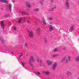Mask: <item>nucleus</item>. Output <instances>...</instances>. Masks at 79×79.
Masks as SVG:
<instances>
[{"label": "nucleus", "mask_w": 79, "mask_h": 79, "mask_svg": "<svg viewBox=\"0 0 79 79\" xmlns=\"http://www.w3.org/2000/svg\"><path fill=\"white\" fill-rule=\"evenodd\" d=\"M3 39L2 38H0V40H2Z\"/></svg>", "instance_id": "2f4dec72"}, {"label": "nucleus", "mask_w": 79, "mask_h": 79, "mask_svg": "<svg viewBox=\"0 0 79 79\" xmlns=\"http://www.w3.org/2000/svg\"><path fill=\"white\" fill-rule=\"evenodd\" d=\"M73 29H74V28L73 27H70L69 31H70V32H71L72 31H73Z\"/></svg>", "instance_id": "9b49d317"}, {"label": "nucleus", "mask_w": 79, "mask_h": 79, "mask_svg": "<svg viewBox=\"0 0 79 79\" xmlns=\"http://www.w3.org/2000/svg\"><path fill=\"white\" fill-rule=\"evenodd\" d=\"M11 4H9V6L8 8V10H11Z\"/></svg>", "instance_id": "ddd939ff"}, {"label": "nucleus", "mask_w": 79, "mask_h": 79, "mask_svg": "<svg viewBox=\"0 0 79 79\" xmlns=\"http://www.w3.org/2000/svg\"><path fill=\"white\" fill-rule=\"evenodd\" d=\"M37 31L38 32H39V29H38L37 30Z\"/></svg>", "instance_id": "c85d7f7f"}, {"label": "nucleus", "mask_w": 79, "mask_h": 79, "mask_svg": "<svg viewBox=\"0 0 79 79\" xmlns=\"http://www.w3.org/2000/svg\"><path fill=\"white\" fill-rule=\"evenodd\" d=\"M7 2V1L6 0H3V3H6Z\"/></svg>", "instance_id": "f3484780"}, {"label": "nucleus", "mask_w": 79, "mask_h": 79, "mask_svg": "<svg viewBox=\"0 0 79 79\" xmlns=\"http://www.w3.org/2000/svg\"><path fill=\"white\" fill-rule=\"evenodd\" d=\"M43 23L44 24V25H46V24H47L46 22H45V20H43Z\"/></svg>", "instance_id": "dca6fc26"}, {"label": "nucleus", "mask_w": 79, "mask_h": 79, "mask_svg": "<svg viewBox=\"0 0 79 79\" xmlns=\"http://www.w3.org/2000/svg\"><path fill=\"white\" fill-rule=\"evenodd\" d=\"M53 29V26L52 25H50V27H49V31L50 32H51Z\"/></svg>", "instance_id": "0eeeda50"}, {"label": "nucleus", "mask_w": 79, "mask_h": 79, "mask_svg": "<svg viewBox=\"0 0 79 79\" xmlns=\"http://www.w3.org/2000/svg\"><path fill=\"white\" fill-rule=\"evenodd\" d=\"M36 74H39V75H40V73L38 72H35Z\"/></svg>", "instance_id": "6ab92c4d"}, {"label": "nucleus", "mask_w": 79, "mask_h": 79, "mask_svg": "<svg viewBox=\"0 0 79 79\" xmlns=\"http://www.w3.org/2000/svg\"><path fill=\"white\" fill-rule=\"evenodd\" d=\"M0 2L3 3V0H0Z\"/></svg>", "instance_id": "bb28decb"}, {"label": "nucleus", "mask_w": 79, "mask_h": 79, "mask_svg": "<svg viewBox=\"0 0 79 79\" xmlns=\"http://www.w3.org/2000/svg\"><path fill=\"white\" fill-rule=\"evenodd\" d=\"M34 57H31L30 59L29 62L30 63V64L31 66H32V65L31 64V63H33L34 61Z\"/></svg>", "instance_id": "f257e3e1"}, {"label": "nucleus", "mask_w": 79, "mask_h": 79, "mask_svg": "<svg viewBox=\"0 0 79 79\" xmlns=\"http://www.w3.org/2000/svg\"><path fill=\"white\" fill-rule=\"evenodd\" d=\"M49 19H50V20H52V18H49Z\"/></svg>", "instance_id": "c756f323"}, {"label": "nucleus", "mask_w": 79, "mask_h": 79, "mask_svg": "<svg viewBox=\"0 0 79 79\" xmlns=\"http://www.w3.org/2000/svg\"><path fill=\"white\" fill-rule=\"evenodd\" d=\"M40 3H41V5H42V2H40Z\"/></svg>", "instance_id": "4c0bfd02"}, {"label": "nucleus", "mask_w": 79, "mask_h": 79, "mask_svg": "<svg viewBox=\"0 0 79 79\" xmlns=\"http://www.w3.org/2000/svg\"><path fill=\"white\" fill-rule=\"evenodd\" d=\"M22 64L24 66V63H22Z\"/></svg>", "instance_id": "e433bc0d"}, {"label": "nucleus", "mask_w": 79, "mask_h": 79, "mask_svg": "<svg viewBox=\"0 0 79 79\" xmlns=\"http://www.w3.org/2000/svg\"><path fill=\"white\" fill-rule=\"evenodd\" d=\"M43 73H45L46 75H49L50 74V72L48 71L44 72Z\"/></svg>", "instance_id": "423d86ee"}, {"label": "nucleus", "mask_w": 79, "mask_h": 79, "mask_svg": "<svg viewBox=\"0 0 79 79\" xmlns=\"http://www.w3.org/2000/svg\"><path fill=\"white\" fill-rule=\"evenodd\" d=\"M52 62L50 60H47V63L48 64L49 66H50L52 65Z\"/></svg>", "instance_id": "f03ea898"}, {"label": "nucleus", "mask_w": 79, "mask_h": 79, "mask_svg": "<svg viewBox=\"0 0 79 79\" xmlns=\"http://www.w3.org/2000/svg\"><path fill=\"white\" fill-rule=\"evenodd\" d=\"M54 52H57L58 51V49H56L54 50Z\"/></svg>", "instance_id": "4be33fe9"}, {"label": "nucleus", "mask_w": 79, "mask_h": 79, "mask_svg": "<svg viewBox=\"0 0 79 79\" xmlns=\"http://www.w3.org/2000/svg\"><path fill=\"white\" fill-rule=\"evenodd\" d=\"M53 9H55V7L53 8L52 9V10H53Z\"/></svg>", "instance_id": "72a5a7b5"}, {"label": "nucleus", "mask_w": 79, "mask_h": 79, "mask_svg": "<svg viewBox=\"0 0 79 79\" xmlns=\"http://www.w3.org/2000/svg\"><path fill=\"white\" fill-rule=\"evenodd\" d=\"M27 44H25L26 47V46H27Z\"/></svg>", "instance_id": "473e14b6"}, {"label": "nucleus", "mask_w": 79, "mask_h": 79, "mask_svg": "<svg viewBox=\"0 0 79 79\" xmlns=\"http://www.w3.org/2000/svg\"><path fill=\"white\" fill-rule=\"evenodd\" d=\"M53 57H56V55H53Z\"/></svg>", "instance_id": "cd10ccee"}, {"label": "nucleus", "mask_w": 79, "mask_h": 79, "mask_svg": "<svg viewBox=\"0 0 79 79\" xmlns=\"http://www.w3.org/2000/svg\"><path fill=\"white\" fill-rule=\"evenodd\" d=\"M39 9H36L34 10V11H38Z\"/></svg>", "instance_id": "a211bd4d"}, {"label": "nucleus", "mask_w": 79, "mask_h": 79, "mask_svg": "<svg viewBox=\"0 0 79 79\" xmlns=\"http://www.w3.org/2000/svg\"><path fill=\"white\" fill-rule=\"evenodd\" d=\"M1 26L2 28H3V30H4V28H5V27H4V24L3 23V21H1Z\"/></svg>", "instance_id": "20e7f679"}, {"label": "nucleus", "mask_w": 79, "mask_h": 79, "mask_svg": "<svg viewBox=\"0 0 79 79\" xmlns=\"http://www.w3.org/2000/svg\"><path fill=\"white\" fill-rule=\"evenodd\" d=\"M33 36H34V34H33V32L30 31L29 33V37H33Z\"/></svg>", "instance_id": "7ed1b4c3"}, {"label": "nucleus", "mask_w": 79, "mask_h": 79, "mask_svg": "<svg viewBox=\"0 0 79 79\" xmlns=\"http://www.w3.org/2000/svg\"><path fill=\"white\" fill-rule=\"evenodd\" d=\"M70 58H71V57L70 56H69L68 57V59H67L65 61V63H68V61L71 60Z\"/></svg>", "instance_id": "39448f33"}, {"label": "nucleus", "mask_w": 79, "mask_h": 79, "mask_svg": "<svg viewBox=\"0 0 79 79\" xmlns=\"http://www.w3.org/2000/svg\"><path fill=\"white\" fill-rule=\"evenodd\" d=\"M22 56H23V54L21 53V55L19 57L21 58V57H22Z\"/></svg>", "instance_id": "b1692460"}, {"label": "nucleus", "mask_w": 79, "mask_h": 79, "mask_svg": "<svg viewBox=\"0 0 79 79\" xmlns=\"http://www.w3.org/2000/svg\"><path fill=\"white\" fill-rule=\"evenodd\" d=\"M64 60H65V58H64L63 59H62V62H63V61H64Z\"/></svg>", "instance_id": "a878e982"}, {"label": "nucleus", "mask_w": 79, "mask_h": 79, "mask_svg": "<svg viewBox=\"0 0 79 79\" xmlns=\"http://www.w3.org/2000/svg\"><path fill=\"white\" fill-rule=\"evenodd\" d=\"M53 2V0H52V2Z\"/></svg>", "instance_id": "ea45409f"}, {"label": "nucleus", "mask_w": 79, "mask_h": 79, "mask_svg": "<svg viewBox=\"0 0 79 79\" xmlns=\"http://www.w3.org/2000/svg\"><path fill=\"white\" fill-rule=\"evenodd\" d=\"M44 42L45 44H46V43H47V40H45Z\"/></svg>", "instance_id": "5701e85b"}, {"label": "nucleus", "mask_w": 79, "mask_h": 79, "mask_svg": "<svg viewBox=\"0 0 79 79\" xmlns=\"http://www.w3.org/2000/svg\"><path fill=\"white\" fill-rule=\"evenodd\" d=\"M66 49L65 48H64V49H63V50L64 51H65V50H66Z\"/></svg>", "instance_id": "c9c22d12"}, {"label": "nucleus", "mask_w": 79, "mask_h": 79, "mask_svg": "<svg viewBox=\"0 0 79 79\" xmlns=\"http://www.w3.org/2000/svg\"><path fill=\"white\" fill-rule=\"evenodd\" d=\"M22 20H23V19H22V18H20L18 21L19 23H21V21H22Z\"/></svg>", "instance_id": "2eb2a0df"}, {"label": "nucleus", "mask_w": 79, "mask_h": 79, "mask_svg": "<svg viewBox=\"0 0 79 79\" xmlns=\"http://www.w3.org/2000/svg\"><path fill=\"white\" fill-rule=\"evenodd\" d=\"M27 23H30V21H28Z\"/></svg>", "instance_id": "f704fd0d"}, {"label": "nucleus", "mask_w": 79, "mask_h": 79, "mask_svg": "<svg viewBox=\"0 0 79 79\" xmlns=\"http://www.w3.org/2000/svg\"><path fill=\"white\" fill-rule=\"evenodd\" d=\"M56 66V63H55L53 64V70H54L55 69Z\"/></svg>", "instance_id": "6e6552de"}, {"label": "nucleus", "mask_w": 79, "mask_h": 79, "mask_svg": "<svg viewBox=\"0 0 79 79\" xmlns=\"http://www.w3.org/2000/svg\"><path fill=\"white\" fill-rule=\"evenodd\" d=\"M27 5L28 8H30L31 7V5L29 2H27Z\"/></svg>", "instance_id": "f8f14e48"}, {"label": "nucleus", "mask_w": 79, "mask_h": 79, "mask_svg": "<svg viewBox=\"0 0 79 79\" xmlns=\"http://www.w3.org/2000/svg\"><path fill=\"white\" fill-rule=\"evenodd\" d=\"M38 62H39L40 63H41L42 62V60H39V59H38Z\"/></svg>", "instance_id": "aec40b11"}, {"label": "nucleus", "mask_w": 79, "mask_h": 79, "mask_svg": "<svg viewBox=\"0 0 79 79\" xmlns=\"http://www.w3.org/2000/svg\"><path fill=\"white\" fill-rule=\"evenodd\" d=\"M67 74L68 76H71V73L69 71H67Z\"/></svg>", "instance_id": "4468645a"}, {"label": "nucleus", "mask_w": 79, "mask_h": 79, "mask_svg": "<svg viewBox=\"0 0 79 79\" xmlns=\"http://www.w3.org/2000/svg\"><path fill=\"white\" fill-rule=\"evenodd\" d=\"M8 24L10 26V25H11V23L10 22H9Z\"/></svg>", "instance_id": "7c9ffc66"}, {"label": "nucleus", "mask_w": 79, "mask_h": 79, "mask_svg": "<svg viewBox=\"0 0 79 79\" xmlns=\"http://www.w3.org/2000/svg\"><path fill=\"white\" fill-rule=\"evenodd\" d=\"M14 29L15 31H16V27H14Z\"/></svg>", "instance_id": "412c9836"}, {"label": "nucleus", "mask_w": 79, "mask_h": 79, "mask_svg": "<svg viewBox=\"0 0 79 79\" xmlns=\"http://www.w3.org/2000/svg\"><path fill=\"white\" fill-rule=\"evenodd\" d=\"M13 55V52L11 53Z\"/></svg>", "instance_id": "58836bf2"}, {"label": "nucleus", "mask_w": 79, "mask_h": 79, "mask_svg": "<svg viewBox=\"0 0 79 79\" xmlns=\"http://www.w3.org/2000/svg\"><path fill=\"white\" fill-rule=\"evenodd\" d=\"M78 79H79V77L78 78Z\"/></svg>", "instance_id": "a19ab883"}, {"label": "nucleus", "mask_w": 79, "mask_h": 79, "mask_svg": "<svg viewBox=\"0 0 79 79\" xmlns=\"http://www.w3.org/2000/svg\"><path fill=\"white\" fill-rule=\"evenodd\" d=\"M75 60L77 62H78L79 61V55H78V56L75 59Z\"/></svg>", "instance_id": "1a4fd4ad"}, {"label": "nucleus", "mask_w": 79, "mask_h": 79, "mask_svg": "<svg viewBox=\"0 0 79 79\" xmlns=\"http://www.w3.org/2000/svg\"><path fill=\"white\" fill-rule=\"evenodd\" d=\"M69 3H68V1H67L66 2V6L68 8V7L69 6Z\"/></svg>", "instance_id": "9d476101"}, {"label": "nucleus", "mask_w": 79, "mask_h": 79, "mask_svg": "<svg viewBox=\"0 0 79 79\" xmlns=\"http://www.w3.org/2000/svg\"><path fill=\"white\" fill-rule=\"evenodd\" d=\"M22 15H26V13H25V12H22Z\"/></svg>", "instance_id": "393cba45"}]
</instances>
